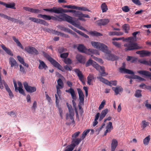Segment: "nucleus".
I'll use <instances>...</instances> for the list:
<instances>
[{"instance_id":"nucleus-61","label":"nucleus","mask_w":151,"mask_h":151,"mask_svg":"<svg viewBox=\"0 0 151 151\" xmlns=\"http://www.w3.org/2000/svg\"><path fill=\"white\" fill-rule=\"evenodd\" d=\"M56 88L57 89V94L58 96L60 97L61 94V92L60 89H61V88H60L59 86H56Z\"/></svg>"},{"instance_id":"nucleus-11","label":"nucleus","mask_w":151,"mask_h":151,"mask_svg":"<svg viewBox=\"0 0 151 151\" xmlns=\"http://www.w3.org/2000/svg\"><path fill=\"white\" fill-rule=\"evenodd\" d=\"M66 105L69 111L70 118L72 120V122L74 123L75 121L73 118L74 116L73 109L72 106L69 104L68 103H66Z\"/></svg>"},{"instance_id":"nucleus-53","label":"nucleus","mask_w":151,"mask_h":151,"mask_svg":"<svg viewBox=\"0 0 151 151\" xmlns=\"http://www.w3.org/2000/svg\"><path fill=\"white\" fill-rule=\"evenodd\" d=\"M63 61L66 64H70L72 63L71 60L69 58L64 59Z\"/></svg>"},{"instance_id":"nucleus-34","label":"nucleus","mask_w":151,"mask_h":151,"mask_svg":"<svg viewBox=\"0 0 151 151\" xmlns=\"http://www.w3.org/2000/svg\"><path fill=\"white\" fill-rule=\"evenodd\" d=\"M123 34V32H109V36L112 35H121Z\"/></svg>"},{"instance_id":"nucleus-28","label":"nucleus","mask_w":151,"mask_h":151,"mask_svg":"<svg viewBox=\"0 0 151 151\" xmlns=\"http://www.w3.org/2000/svg\"><path fill=\"white\" fill-rule=\"evenodd\" d=\"M1 47L2 49L4 50L7 54L12 56L13 55V54L12 52L10 50L6 47L4 45L2 44L1 45Z\"/></svg>"},{"instance_id":"nucleus-23","label":"nucleus","mask_w":151,"mask_h":151,"mask_svg":"<svg viewBox=\"0 0 151 151\" xmlns=\"http://www.w3.org/2000/svg\"><path fill=\"white\" fill-rule=\"evenodd\" d=\"M113 129V127L112 126V123L111 122H109L108 124L107 125L106 127V130L105 132L104 135H106L108 132H110L111 129Z\"/></svg>"},{"instance_id":"nucleus-36","label":"nucleus","mask_w":151,"mask_h":151,"mask_svg":"<svg viewBox=\"0 0 151 151\" xmlns=\"http://www.w3.org/2000/svg\"><path fill=\"white\" fill-rule=\"evenodd\" d=\"M56 17L51 16V19H52L54 20L58 21L61 22V19L60 16H62V14L59 15L55 16Z\"/></svg>"},{"instance_id":"nucleus-41","label":"nucleus","mask_w":151,"mask_h":151,"mask_svg":"<svg viewBox=\"0 0 151 151\" xmlns=\"http://www.w3.org/2000/svg\"><path fill=\"white\" fill-rule=\"evenodd\" d=\"M90 131V130L89 129H88L86 130L83 131L82 134V136L81 137V138L82 139H84L86 137V136L89 133Z\"/></svg>"},{"instance_id":"nucleus-22","label":"nucleus","mask_w":151,"mask_h":151,"mask_svg":"<svg viewBox=\"0 0 151 151\" xmlns=\"http://www.w3.org/2000/svg\"><path fill=\"white\" fill-rule=\"evenodd\" d=\"M118 142L117 140L114 139L112 140L111 143V151H115V149L118 145Z\"/></svg>"},{"instance_id":"nucleus-25","label":"nucleus","mask_w":151,"mask_h":151,"mask_svg":"<svg viewBox=\"0 0 151 151\" xmlns=\"http://www.w3.org/2000/svg\"><path fill=\"white\" fill-rule=\"evenodd\" d=\"M43 10L51 13L58 14V7H53L51 9H43Z\"/></svg>"},{"instance_id":"nucleus-47","label":"nucleus","mask_w":151,"mask_h":151,"mask_svg":"<svg viewBox=\"0 0 151 151\" xmlns=\"http://www.w3.org/2000/svg\"><path fill=\"white\" fill-rule=\"evenodd\" d=\"M133 78L134 79H137L140 81H145V79L143 78H142L141 77L137 75H134V77Z\"/></svg>"},{"instance_id":"nucleus-18","label":"nucleus","mask_w":151,"mask_h":151,"mask_svg":"<svg viewBox=\"0 0 151 151\" xmlns=\"http://www.w3.org/2000/svg\"><path fill=\"white\" fill-rule=\"evenodd\" d=\"M109 22L108 19H102L96 21V23L98 25L101 26L107 24Z\"/></svg>"},{"instance_id":"nucleus-14","label":"nucleus","mask_w":151,"mask_h":151,"mask_svg":"<svg viewBox=\"0 0 151 151\" xmlns=\"http://www.w3.org/2000/svg\"><path fill=\"white\" fill-rule=\"evenodd\" d=\"M65 91L71 94L72 98L73 99L72 102L73 104V107L74 108L75 110L76 111V103L74 100L75 96H76V95L75 94L74 90L72 88H70L69 89L66 90Z\"/></svg>"},{"instance_id":"nucleus-48","label":"nucleus","mask_w":151,"mask_h":151,"mask_svg":"<svg viewBox=\"0 0 151 151\" xmlns=\"http://www.w3.org/2000/svg\"><path fill=\"white\" fill-rule=\"evenodd\" d=\"M109 83L107 85L110 86H111L112 85L116 86L117 84V81H109Z\"/></svg>"},{"instance_id":"nucleus-12","label":"nucleus","mask_w":151,"mask_h":151,"mask_svg":"<svg viewBox=\"0 0 151 151\" xmlns=\"http://www.w3.org/2000/svg\"><path fill=\"white\" fill-rule=\"evenodd\" d=\"M23 85L25 89L28 92L33 93L36 91V88L35 87L29 86L28 83L26 82L24 83Z\"/></svg>"},{"instance_id":"nucleus-37","label":"nucleus","mask_w":151,"mask_h":151,"mask_svg":"<svg viewBox=\"0 0 151 151\" xmlns=\"http://www.w3.org/2000/svg\"><path fill=\"white\" fill-rule=\"evenodd\" d=\"M101 8L103 12H106L108 9L107 6L105 3H103L102 4L101 6Z\"/></svg>"},{"instance_id":"nucleus-17","label":"nucleus","mask_w":151,"mask_h":151,"mask_svg":"<svg viewBox=\"0 0 151 151\" xmlns=\"http://www.w3.org/2000/svg\"><path fill=\"white\" fill-rule=\"evenodd\" d=\"M58 14L62 13H63L71 12L73 14H76V10L73 9H64L61 7H58Z\"/></svg>"},{"instance_id":"nucleus-55","label":"nucleus","mask_w":151,"mask_h":151,"mask_svg":"<svg viewBox=\"0 0 151 151\" xmlns=\"http://www.w3.org/2000/svg\"><path fill=\"white\" fill-rule=\"evenodd\" d=\"M67 51V49L63 47H60L58 50V51L59 53L61 54L63 52Z\"/></svg>"},{"instance_id":"nucleus-31","label":"nucleus","mask_w":151,"mask_h":151,"mask_svg":"<svg viewBox=\"0 0 151 151\" xmlns=\"http://www.w3.org/2000/svg\"><path fill=\"white\" fill-rule=\"evenodd\" d=\"M108 111V110L107 109L102 111L99 117L100 121L101 120L105 117Z\"/></svg>"},{"instance_id":"nucleus-39","label":"nucleus","mask_w":151,"mask_h":151,"mask_svg":"<svg viewBox=\"0 0 151 151\" xmlns=\"http://www.w3.org/2000/svg\"><path fill=\"white\" fill-rule=\"evenodd\" d=\"M97 78L99 79L101 81L103 82L106 84L107 85L108 83H109L108 81L103 78L101 76H98L97 77Z\"/></svg>"},{"instance_id":"nucleus-19","label":"nucleus","mask_w":151,"mask_h":151,"mask_svg":"<svg viewBox=\"0 0 151 151\" xmlns=\"http://www.w3.org/2000/svg\"><path fill=\"white\" fill-rule=\"evenodd\" d=\"M0 4L8 8H11L13 9H16L15 7V4L14 3L12 2L9 4H6L4 2L0 1Z\"/></svg>"},{"instance_id":"nucleus-64","label":"nucleus","mask_w":151,"mask_h":151,"mask_svg":"<svg viewBox=\"0 0 151 151\" xmlns=\"http://www.w3.org/2000/svg\"><path fill=\"white\" fill-rule=\"evenodd\" d=\"M17 58L18 60L21 64H22L24 61L23 58L20 56H17Z\"/></svg>"},{"instance_id":"nucleus-9","label":"nucleus","mask_w":151,"mask_h":151,"mask_svg":"<svg viewBox=\"0 0 151 151\" xmlns=\"http://www.w3.org/2000/svg\"><path fill=\"white\" fill-rule=\"evenodd\" d=\"M25 50L29 54H31L38 55L39 53L38 50L35 47L28 46L25 48Z\"/></svg>"},{"instance_id":"nucleus-29","label":"nucleus","mask_w":151,"mask_h":151,"mask_svg":"<svg viewBox=\"0 0 151 151\" xmlns=\"http://www.w3.org/2000/svg\"><path fill=\"white\" fill-rule=\"evenodd\" d=\"M1 82V86L0 85V88L1 89H2L4 88V87L3 86V85H4L5 88L6 90L8 92L11 91L10 88H9L8 85L4 80H3V81Z\"/></svg>"},{"instance_id":"nucleus-27","label":"nucleus","mask_w":151,"mask_h":151,"mask_svg":"<svg viewBox=\"0 0 151 151\" xmlns=\"http://www.w3.org/2000/svg\"><path fill=\"white\" fill-rule=\"evenodd\" d=\"M76 73L78 77L79 80L82 82H83L84 80V76L82 72L78 69H76Z\"/></svg>"},{"instance_id":"nucleus-3","label":"nucleus","mask_w":151,"mask_h":151,"mask_svg":"<svg viewBox=\"0 0 151 151\" xmlns=\"http://www.w3.org/2000/svg\"><path fill=\"white\" fill-rule=\"evenodd\" d=\"M91 65L99 72L101 76H104L107 75V74L105 72L104 68V67L100 66L92 60L89 59L86 63V66L88 67Z\"/></svg>"},{"instance_id":"nucleus-8","label":"nucleus","mask_w":151,"mask_h":151,"mask_svg":"<svg viewBox=\"0 0 151 151\" xmlns=\"http://www.w3.org/2000/svg\"><path fill=\"white\" fill-rule=\"evenodd\" d=\"M77 48L80 52L86 53H87L88 51L93 53L95 51H96V50L93 49H89L88 50L84 45L82 44L79 45Z\"/></svg>"},{"instance_id":"nucleus-45","label":"nucleus","mask_w":151,"mask_h":151,"mask_svg":"<svg viewBox=\"0 0 151 151\" xmlns=\"http://www.w3.org/2000/svg\"><path fill=\"white\" fill-rule=\"evenodd\" d=\"M139 87L141 88L144 89H151V86H146L145 84L143 83L140 85Z\"/></svg>"},{"instance_id":"nucleus-33","label":"nucleus","mask_w":151,"mask_h":151,"mask_svg":"<svg viewBox=\"0 0 151 151\" xmlns=\"http://www.w3.org/2000/svg\"><path fill=\"white\" fill-rule=\"evenodd\" d=\"M12 39L16 43L18 46L20 47L22 49H24L23 46L18 39H17L14 36L12 37Z\"/></svg>"},{"instance_id":"nucleus-35","label":"nucleus","mask_w":151,"mask_h":151,"mask_svg":"<svg viewBox=\"0 0 151 151\" xmlns=\"http://www.w3.org/2000/svg\"><path fill=\"white\" fill-rule=\"evenodd\" d=\"M122 28L126 33H127L129 32L130 29V27L129 25L127 24H124L123 25Z\"/></svg>"},{"instance_id":"nucleus-51","label":"nucleus","mask_w":151,"mask_h":151,"mask_svg":"<svg viewBox=\"0 0 151 151\" xmlns=\"http://www.w3.org/2000/svg\"><path fill=\"white\" fill-rule=\"evenodd\" d=\"M37 107V103L36 101H34L33 105L31 107L32 110H33V112H35V109Z\"/></svg>"},{"instance_id":"nucleus-59","label":"nucleus","mask_w":151,"mask_h":151,"mask_svg":"<svg viewBox=\"0 0 151 151\" xmlns=\"http://www.w3.org/2000/svg\"><path fill=\"white\" fill-rule=\"evenodd\" d=\"M19 66L20 67V71L23 73L25 74L26 72V70L22 66V65H20Z\"/></svg>"},{"instance_id":"nucleus-1","label":"nucleus","mask_w":151,"mask_h":151,"mask_svg":"<svg viewBox=\"0 0 151 151\" xmlns=\"http://www.w3.org/2000/svg\"><path fill=\"white\" fill-rule=\"evenodd\" d=\"M91 44L94 48L99 49L102 52L106 54V58L109 60L114 61L117 59L116 57L110 54L111 51L108 49L107 46L105 44L100 42L92 41Z\"/></svg>"},{"instance_id":"nucleus-42","label":"nucleus","mask_w":151,"mask_h":151,"mask_svg":"<svg viewBox=\"0 0 151 151\" xmlns=\"http://www.w3.org/2000/svg\"><path fill=\"white\" fill-rule=\"evenodd\" d=\"M57 83L58 86L61 88H63V83L62 80L60 78H59L57 81Z\"/></svg>"},{"instance_id":"nucleus-52","label":"nucleus","mask_w":151,"mask_h":151,"mask_svg":"<svg viewBox=\"0 0 151 151\" xmlns=\"http://www.w3.org/2000/svg\"><path fill=\"white\" fill-rule=\"evenodd\" d=\"M78 21V19L76 20V27H77L81 30L85 31L86 29L77 23Z\"/></svg>"},{"instance_id":"nucleus-20","label":"nucleus","mask_w":151,"mask_h":151,"mask_svg":"<svg viewBox=\"0 0 151 151\" xmlns=\"http://www.w3.org/2000/svg\"><path fill=\"white\" fill-rule=\"evenodd\" d=\"M9 63L11 67L15 66V68L18 67L19 65L14 58L12 57L10 58L9 59Z\"/></svg>"},{"instance_id":"nucleus-63","label":"nucleus","mask_w":151,"mask_h":151,"mask_svg":"<svg viewBox=\"0 0 151 151\" xmlns=\"http://www.w3.org/2000/svg\"><path fill=\"white\" fill-rule=\"evenodd\" d=\"M122 10L125 12H128L129 10L128 7L127 6H125L122 8Z\"/></svg>"},{"instance_id":"nucleus-43","label":"nucleus","mask_w":151,"mask_h":151,"mask_svg":"<svg viewBox=\"0 0 151 151\" xmlns=\"http://www.w3.org/2000/svg\"><path fill=\"white\" fill-rule=\"evenodd\" d=\"M142 125L141 127L144 129L149 125V123L146 122L145 120H143L142 122Z\"/></svg>"},{"instance_id":"nucleus-58","label":"nucleus","mask_w":151,"mask_h":151,"mask_svg":"<svg viewBox=\"0 0 151 151\" xmlns=\"http://www.w3.org/2000/svg\"><path fill=\"white\" fill-rule=\"evenodd\" d=\"M31 12L35 13H41L40 10L38 9L32 8Z\"/></svg>"},{"instance_id":"nucleus-32","label":"nucleus","mask_w":151,"mask_h":151,"mask_svg":"<svg viewBox=\"0 0 151 151\" xmlns=\"http://www.w3.org/2000/svg\"><path fill=\"white\" fill-rule=\"evenodd\" d=\"M137 58L132 56H127L126 58V60L128 62H130L132 63H133L136 61Z\"/></svg>"},{"instance_id":"nucleus-24","label":"nucleus","mask_w":151,"mask_h":151,"mask_svg":"<svg viewBox=\"0 0 151 151\" xmlns=\"http://www.w3.org/2000/svg\"><path fill=\"white\" fill-rule=\"evenodd\" d=\"M137 72L139 74H142L147 76L151 77V73H150L149 71L145 70H139L137 71ZM150 79L151 80V77L150 78Z\"/></svg>"},{"instance_id":"nucleus-21","label":"nucleus","mask_w":151,"mask_h":151,"mask_svg":"<svg viewBox=\"0 0 151 151\" xmlns=\"http://www.w3.org/2000/svg\"><path fill=\"white\" fill-rule=\"evenodd\" d=\"M76 59L78 62L80 63L83 64L86 62L85 57L81 55H77L76 56Z\"/></svg>"},{"instance_id":"nucleus-56","label":"nucleus","mask_w":151,"mask_h":151,"mask_svg":"<svg viewBox=\"0 0 151 151\" xmlns=\"http://www.w3.org/2000/svg\"><path fill=\"white\" fill-rule=\"evenodd\" d=\"M58 27L61 30H63L65 32H67L69 30H68V28H66L62 26H58Z\"/></svg>"},{"instance_id":"nucleus-44","label":"nucleus","mask_w":151,"mask_h":151,"mask_svg":"<svg viewBox=\"0 0 151 151\" xmlns=\"http://www.w3.org/2000/svg\"><path fill=\"white\" fill-rule=\"evenodd\" d=\"M90 33L92 35L96 36H101L103 35L100 33L96 31H91L90 32Z\"/></svg>"},{"instance_id":"nucleus-15","label":"nucleus","mask_w":151,"mask_h":151,"mask_svg":"<svg viewBox=\"0 0 151 151\" xmlns=\"http://www.w3.org/2000/svg\"><path fill=\"white\" fill-rule=\"evenodd\" d=\"M136 53L139 54L140 57H141L149 56L151 54L150 52L145 50L137 51L136 52Z\"/></svg>"},{"instance_id":"nucleus-7","label":"nucleus","mask_w":151,"mask_h":151,"mask_svg":"<svg viewBox=\"0 0 151 151\" xmlns=\"http://www.w3.org/2000/svg\"><path fill=\"white\" fill-rule=\"evenodd\" d=\"M76 146V133L72 136V143L71 145L67 146L65 151H72Z\"/></svg>"},{"instance_id":"nucleus-57","label":"nucleus","mask_w":151,"mask_h":151,"mask_svg":"<svg viewBox=\"0 0 151 151\" xmlns=\"http://www.w3.org/2000/svg\"><path fill=\"white\" fill-rule=\"evenodd\" d=\"M106 101L105 100H103L102 102H101L100 105L99 106V110H101V109H103L104 106V105L105 104Z\"/></svg>"},{"instance_id":"nucleus-40","label":"nucleus","mask_w":151,"mask_h":151,"mask_svg":"<svg viewBox=\"0 0 151 151\" xmlns=\"http://www.w3.org/2000/svg\"><path fill=\"white\" fill-rule=\"evenodd\" d=\"M150 136L149 135L145 138L143 140V143L145 145H147L150 140Z\"/></svg>"},{"instance_id":"nucleus-6","label":"nucleus","mask_w":151,"mask_h":151,"mask_svg":"<svg viewBox=\"0 0 151 151\" xmlns=\"http://www.w3.org/2000/svg\"><path fill=\"white\" fill-rule=\"evenodd\" d=\"M60 17H61V21H66L76 27V21L73 19V18L72 17L65 14H62V16Z\"/></svg>"},{"instance_id":"nucleus-62","label":"nucleus","mask_w":151,"mask_h":151,"mask_svg":"<svg viewBox=\"0 0 151 151\" xmlns=\"http://www.w3.org/2000/svg\"><path fill=\"white\" fill-rule=\"evenodd\" d=\"M112 43L114 45L117 47L120 48L121 47V44L118 42L114 41L112 42Z\"/></svg>"},{"instance_id":"nucleus-4","label":"nucleus","mask_w":151,"mask_h":151,"mask_svg":"<svg viewBox=\"0 0 151 151\" xmlns=\"http://www.w3.org/2000/svg\"><path fill=\"white\" fill-rule=\"evenodd\" d=\"M42 53L45 57L55 67L57 68L63 72H64V70L61 66L54 59L51 57L48 54L45 52L43 51Z\"/></svg>"},{"instance_id":"nucleus-30","label":"nucleus","mask_w":151,"mask_h":151,"mask_svg":"<svg viewBox=\"0 0 151 151\" xmlns=\"http://www.w3.org/2000/svg\"><path fill=\"white\" fill-rule=\"evenodd\" d=\"M39 61L40 62V64L38 67L39 69H44L45 70L47 68V66L43 61L40 60H39Z\"/></svg>"},{"instance_id":"nucleus-16","label":"nucleus","mask_w":151,"mask_h":151,"mask_svg":"<svg viewBox=\"0 0 151 151\" xmlns=\"http://www.w3.org/2000/svg\"><path fill=\"white\" fill-rule=\"evenodd\" d=\"M125 63H123L122 65L123 68L121 67L119 68V71L121 73H127L129 74H134V72L132 70L125 68Z\"/></svg>"},{"instance_id":"nucleus-50","label":"nucleus","mask_w":151,"mask_h":151,"mask_svg":"<svg viewBox=\"0 0 151 151\" xmlns=\"http://www.w3.org/2000/svg\"><path fill=\"white\" fill-rule=\"evenodd\" d=\"M141 91L139 90H138L136 91L135 93V96L139 98L141 97L142 96L141 92Z\"/></svg>"},{"instance_id":"nucleus-46","label":"nucleus","mask_w":151,"mask_h":151,"mask_svg":"<svg viewBox=\"0 0 151 151\" xmlns=\"http://www.w3.org/2000/svg\"><path fill=\"white\" fill-rule=\"evenodd\" d=\"M76 10H81L84 11H89L88 9L84 7H78L76 6Z\"/></svg>"},{"instance_id":"nucleus-10","label":"nucleus","mask_w":151,"mask_h":151,"mask_svg":"<svg viewBox=\"0 0 151 151\" xmlns=\"http://www.w3.org/2000/svg\"><path fill=\"white\" fill-rule=\"evenodd\" d=\"M76 17H78V19L83 21H85L86 20L84 18H90L89 16L86 14L82 13L81 12L76 11Z\"/></svg>"},{"instance_id":"nucleus-13","label":"nucleus","mask_w":151,"mask_h":151,"mask_svg":"<svg viewBox=\"0 0 151 151\" xmlns=\"http://www.w3.org/2000/svg\"><path fill=\"white\" fill-rule=\"evenodd\" d=\"M29 19L32 21L37 24H41L44 25H46L47 24V22L43 19L32 17H29Z\"/></svg>"},{"instance_id":"nucleus-49","label":"nucleus","mask_w":151,"mask_h":151,"mask_svg":"<svg viewBox=\"0 0 151 151\" xmlns=\"http://www.w3.org/2000/svg\"><path fill=\"white\" fill-rule=\"evenodd\" d=\"M63 8H67L68 9H76V6L71 5H63Z\"/></svg>"},{"instance_id":"nucleus-26","label":"nucleus","mask_w":151,"mask_h":151,"mask_svg":"<svg viewBox=\"0 0 151 151\" xmlns=\"http://www.w3.org/2000/svg\"><path fill=\"white\" fill-rule=\"evenodd\" d=\"M112 89L114 91L116 95L119 94V92L122 91H123L122 88L120 86H117L116 87H113L112 88Z\"/></svg>"},{"instance_id":"nucleus-38","label":"nucleus","mask_w":151,"mask_h":151,"mask_svg":"<svg viewBox=\"0 0 151 151\" xmlns=\"http://www.w3.org/2000/svg\"><path fill=\"white\" fill-rule=\"evenodd\" d=\"M87 83L89 85L91 84V81L94 79V77L93 74H89L87 78Z\"/></svg>"},{"instance_id":"nucleus-5","label":"nucleus","mask_w":151,"mask_h":151,"mask_svg":"<svg viewBox=\"0 0 151 151\" xmlns=\"http://www.w3.org/2000/svg\"><path fill=\"white\" fill-rule=\"evenodd\" d=\"M79 96V102L78 105L79 109V111L81 115H82L83 112L82 106L84 105V96L82 91L79 88H77Z\"/></svg>"},{"instance_id":"nucleus-54","label":"nucleus","mask_w":151,"mask_h":151,"mask_svg":"<svg viewBox=\"0 0 151 151\" xmlns=\"http://www.w3.org/2000/svg\"><path fill=\"white\" fill-rule=\"evenodd\" d=\"M138 62L143 64L146 65H148V61H146L145 60L139 59L138 60Z\"/></svg>"},{"instance_id":"nucleus-60","label":"nucleus","mask_w":151,"mask_h":151,"mask_svg":"<svg viewBox=\"0 0 151 151\" xmlns=\"http://www.w3.org/2000/svg\"><path fill=\"white\" fill-rule=\"evenodd\" d=\"M68 52H65L61 54L60 55V57L61 58H64L65 59L68 57Z\"/></svg>"},{"instance_id":"nucleus-2","label":"nucleus","mask_w":151,"mask_h":151,"mask_svg":"<svg viewBox=\"0 0 151 151\" xmlns=\"http://www.w3.org/2000/svg\"><path fill=\"white\" fill-rule=\"evenodd\" d=\"M133 38L132 37H130L127 38L123 39V41H129L128 42L124 45V47H126L124 49L125 51H127L129 50L139 49L141 48V47L139 46L137 43L131 41Z\"/></svg>"}]
</instances>
